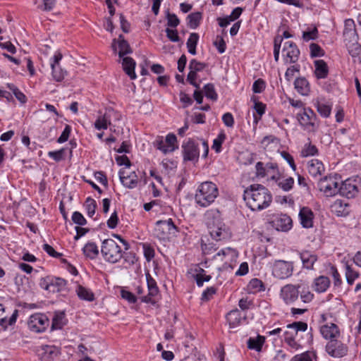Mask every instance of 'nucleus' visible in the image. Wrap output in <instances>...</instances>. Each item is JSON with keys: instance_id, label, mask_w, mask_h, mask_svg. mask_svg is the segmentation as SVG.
Returning <instances> with one entry per match:
<instances>
[{"instance_id": "nucleus-31", "label": "nucleus", "mask_w": 361, "mask_h": 361, "mask_svg": "<svg viewBox=\"0 0 361 361\" xmlns=\"http://www.w3.org/2000/svg\"><path fill=\"white\" fill-rule=\"evenodd\" d=\"M50 284V293H57L66 289L67 282L65 279L59 277L51 276Z\"/></svg>"}, {"instance_id": "nucleus-35", "label": "nucleus", "mask_w": 361, "mask_h": 361, "mask_svg": "<svg viewBox=\"0 0 361 361\" xmlns=\"http://www.w3.org/2000/svg\"><path fill=\"white\" fill-rule=\"evenodd\" d=\"M199 39V35L195 32H192L190 35L189 38L187 41V47L188 52L192 55L196 54V47Z\"/></svg>"}, {"instance_id": "nucleus-47", "label": "nucleus", "mask_w": 361, "mask_h": 361, "mask_svg": "<svg viewBox=\"0 0 361 361\" xmlns=\"http://www.w3.org/2000/svg\"><path fill=\"white\" fill-rule=\"evenodd\" d=\"M226 134L223 132L220 133L217 137L214 140L212 149L216 151V152H220L221 150V145L224 140H226Z\"/></svg>"}, {"instance_id": "nucleus-19", "label": "nucleus", "mask_w": 361, "mask_h": 361, "mask_svg": "<svg viewBox=\"0 0 361 361\" xmlns=\"http://www.w3.org/2000/svg\"><path fill=\"white\" fill-rule=\"evenodd\" d=\"M119 178L122 184L128 188H135L138 182V178L135 172L133 171L129 174L124 170L119 171Z\"/></svg>"}, {"instance_id": "nucleus-59", "label": "nucleus", "mask_w": 361, "mask_h": 361, "mask_svg": "<svg viewBox=\"0 0 361 361\" xmlns=\"http://www.w3.org/2000/svg\"><path fill=\"white\" fill-rule=\"evenodd\" d=\"M317 107V111L321 114V116H322L325 118H327L329 116V115L331 114V111L330 106L323 104V103H318Z\"/></svg>"}, {"instance_id": "nucleus-28", "label": "nucleus", "mask_w": 361, "mask_h": 361, "mask_svg": "<svg viewBox=\"0 0 361 361\" xmlns=\"http://www.w3.org/2000/svg\"><path fill=\"white\" fill-rule=\"evenodd\" d=\"M314 67V75L317 79H324L328 76V66L324 60L315 61Z\"/></svg>"}, {"instance_id": "nucleus-26", "label": "nucleus", "mask_w": 361, "mask_h": 361, "mask_svg": "<svg viewBox=\"0 0 361 361\" xmlns=\"http://www.w3.org/2000/svg\"><path fill=\"white\" fill-rule=\"evenodd\" d=\"M329 286V279L324 276H320L314 280L312 288L317 293H324L328 289Z\"/></svg>"}, {"instance_id": "nucleus-62", "label": "nucleus", "mask_w": 361, "mask_h": 361, "mask_svg": "<svg viewBox=\"0 0 361 361\" xmlns=\"http://www.w3.org/2000/svg\"><path fill=\"white\" fill-rule=\"evenodd\" d=\"M216 288L213 286L207 288L206 290L203 291L201 300L202 301L209 300L212 298V296L216 293Z\"/></svg>"}, {"instance_id": "nucleus-61", "label": "nucleus", "mask_w": 361, "mask_h": 361, "mask_svg": "<svg viewBox=\"0 0 361 361\" xmlns=\"http://www.w3.org/2000/svg\"><path fill=\"white\" fill-rule=\"evenodd\" d=\"M65 149L63 148L57 151H51L48 152V156L56 161H60L64 158Z\"/></svg>"}, {"instance_id": "nucleus-32", "label": "nucleus", "mask_w": 361, "mask_h": 361, "mask_svg": "<svg viewBox=\"0 0 361 361\" xmlns=\"http://www.w3.org/2000/svg\"><path fill=\"white\" fill-rule=\"evenodd\" d=\"M195 274H193V277L199 287L202 286L204 282H207L212 279V276L210 275H206L205 271L199 266L195 267Z\"/></svg>"}, {"instance_id": "nucleus-16", "label": "nucleus", "mask_w": 361, "mask_h": 361, "mask_svg": "<svg viewBox=\"0 0 361 361\" xmlns=\"http://www.w3.org/2000/svg\"><path fill=\"white\" fill-rule=\"evenodd\" d=\"M116 112L111 108L106 109L103 115L99 116L94 122V128L97 130H105L111 126V117L115 116Z\"/></svg>"}, {"instance_id": "nucleus-50", "label": "nucleus", "mask_w": 361, "mask_h": 361, "mask_svg": "<svg viewBox=\"0 0 361 361\" xmlns=\"http://www.w3.org/2000/svg\"><path fill=\"white\" fill-rule=\"evenodd\" d=\"M166 18L167 19V25L169 27H176L180 23V20L177 16L174 13H171L169 10L166 12Z\"/></svg>"}, {"instance_id": "nucleus-30", "label": "nucleus", "mask_w": 361, "mask_h": 361, "mask_svg": "<svg viewBox=\"0 0 361 361\" xmlns=\"http://www.w3.org/2000/svg\"><path fill=\"white\" fill-rule=\"evenodd\" d=\"M226 320L230 328H235L238 326L242 320L241 312L238 309L230 311L226 314Z\"/></svg>"}, {"instance_id": "nucleus-55", "label": "nucleus", "mask_w": 361, "mask_h": 361, "mask_svg": "<svg viewBox=\"0 0 361 361\" xmlns=\"http://www.w3.org/2000/svg\"><path fill=\"white\" fill-rule=\"evenodd\" d=\"M314 354L310 351H306L302 354L295 355L292 361H312Z\"/></svg>"}, {"instance_id": "nucleus-34", "label": "nucleus", "mask_w": 361, "mask_h": 361, "mask_svg": "<svg viewBox=\"0 0 361 361\" xmlns=\"http://www.w3.org/2000/svg\"><path fill=\"white\" fill-rule=\"evenodd\" d=\"M84 255L90 259H94L99 254L97 246L94 243H87L82 249Z\"/></svg>"}, {"instance_id": "nucleus-4", "label": "nucleus", "mask_w": 361, "mask_h": 361, "mask_svg": "<svg viewBox=\"0 0 361 361\" xmlns=\"http://www.w3.org/2000/svg\"><path fill=\"white\" fill-rule=\"evenodd\" d=\"M207 218L211 216L214 218L212 222L208 220L207 223L209 233L213 239L218 241L227 239L230 237L231 233L229 230L226 228V225L221 221L218 211L207 212Z\"/></svg>"}, {"instance_id": "nucleus-38", "label": "nucleus", "mask_w": 361, "mask_h": 361, "mask_svg": "<svg viewBox=\"0 0 361 361\" xmlns=\"http://www.w3.org/2000/svg\"><path fill=\"white\" fill-rule=\"evenodd\" d=\"M65 324V314L63 312L57 313L52 319L51 329H61Z\"/></svg>"}, {"instance_id": "nucleus-25", "label": "nucleus", "mask_w": 361, "mask_h": 361, "mask_svg": "<svg viewBox=\"0 0 361 361\" xmlns=\"http://www.w3.org/2000/svg\"><path fill=\"white\" fill-rule=\"evenodd\" d=\"M135 61L131 57L126 56L123 58L122 66L123 71L132 80L136 78L135 73Z\"/></svg>"}, {"instance_id": "nucleus-33", "label": "nucleus", "mask_w": 361, "mask_h": 361, "mask_svg": "<svg viewBox=\"0 0 361 361\" xmlns=\"http://www.w3.org/2000/svg\"><path fill=\"white\" fill-rule=\"evenodd\" d=\"M264 341L265 338L259 335H258L255 338H250L247 341V348L259 352L262 350Z\"/></svg>"}, {"instance_id": "nucleus-13", "label": "nucleus", "mask_w": 361, "mask_h": 361, "mask_svg": "<svg viewBox=\"0 0 361 361\" xmlns=\"http://www.w3.org/2000/svg\"><path fill=\"white\" fill-rule=\"evenodd\" d=\"M326 351L333 357H343L347 355L348 346L336 338L326 343Z\"/></svg>"}, {"instance_id": "nucleus-45", "label": "nucleus", "mask_w": 361, "mask_h": 361, "mask_svg": "<svg viewBox=\"0 0 361 361\" xmlns=\"http://www.w3.org/2000/svg\"><path fill=\"white\" fill-rule=\"evenodd\" d=\"M285 342L287 345L291 348L297 350L301 348V345L299 344L295 339V337L293 335H290L288 331L285 332Z\"/></svg>"}, {"instance_id": "nucleus-23", "label": "nucleus", "mask_w": 361, "mask_h": 361, "mask_svg": "<svg viewBox=\"0 0 361 361\" xmlns=\"http://www.w3.org/2000/svg\"><path fill=\"white\" fill-rule=\"evenodd\" d=\"M307 170L310 176L317 178L324 171V166L321 161L314 159L307 162Z\"/></svg>"}, {"instance_id": "nucleus-40", "label": "nucleus", "mask_w": 361, "mask_h": 361, "mask_svg": "<svg viewBox=\"0 0 361 361\" xmlns=\"http://www.w3.org/2000/svg\"><path fill=\"white\" fill-rule=\"evenodd\" d=\"M348 42L345 44L346 47L348 50L349 54L353 56H356L360 54L361 51V47L357 43V39L355 41L347 40Z\"/></svg>"}, {"instance_id": "nucleus-6", "label": "nucleus", "mask_w": 361, "mask_h": 361, "mask_svg": "<svg viewBox=\"0 0 361 361\" xmlns=\"http://www.w3.org/2000/svg\"><path fill=\"white\" fill-rule=\"evenodd\" d=\"M102 254L110 263H116L123 257L121 247L112 239H106L102 245Z\"/></svg>"}, {"instance_id": "nucleus-36", "label": "nucleus", "mask_w": 361, "mask_h": 361, "mask_svg": "<svg viewBox=\"0 0 361 361\" xmlns=\"http://www.w3.org/2000/svg\"><path fill=\"white\" fill-rule=\"evenodd\" d=\"M18 314V311L15 310L8 319L4 315L0 317V326L2 327L3 330H6L8 326H11L16 322Z\"/></svg>"}, {"instance_id": "nucleus-12", "label": "nucleus", "mask_w": 361, "mask_h": 361, "mask_svg": "<svg viewBox=\"0 0 361 361\" xmlns=\"http://www.w3.org/2000/svg\"><path fill=\"white\" fill-rule=\"evenodd\" d=\"M182 153L184 161H197L200 156L198 145L189 138L182 145Z\"/></svg>"}, {"instance_id": "nucleus-46", "label": "nucleus", "mask_w": 361, "mask_h": 361, "mask_svg": "<svg viewBox=\"0 0 361 361\" xmlns=\"http://www.w3.org/2000/svg\"><path fill=\"white\" fill-rule=\"evenodd\" d=\"M85 206L87 210V215L90 217H92L93 215L95 214V210L97 208L96 201L91 197H87L85 201Z\"/></svg>"}, {"instance_id": "nucleus-8", "label": "nucleus", "mask_w": 361, "mask_h": 361, "mask_svg": "<svg viewBox=\"0 0 361 361\" xmlns=\"http://www.w3.org/2000/svg\"><path fill=\"white\" fill-rule=\"evenodd\" d=\"M293 269V262L280 259L276 260L272 265V274L279 279H286L292 276Z\"/></svg>"}, {"instance_id": "nucleus-52", "label": "nucleus", "mask_w": 361, "mask_h": 361, "mask_svg": "<svg viewBox=\"0 0 361 361\" xmlns=\"http://www.w3.org/2000/svg\"><path fill=\"white\" fill-rule=\"evenodd\" d=\"M318 37V30L314 27L312 30L304 31L302 32V39L305 42L316 39Z\"/></svg>"}, {"instance_id": "nucleus-29", "label": "nucleus", "mask_w": 361, "mask_h": 361, "mask_svg": "<svg viewBox=\"0 0 361 361\" xmlns=\"http://www.w3.org/2000/svg\"><path fill=\"white\" fill-rule=\"evenodd\" d=\"M60 354L59 348L54 345H47L43 348L42 360L43 361H51L57 357Z\"/></svg>"}, {"instance_id": "nucleus-42", "label": "nucleus", "mask_w": 361, "mask_h": 361, "mask_svg": "<svg viewBox=\"0 0 361 361\" xmlns=\"http://www.w3.org/2000/svg\"><path fill=\"white\" fill-rule=\"evenodd\" d=\"M360 274L357 271H355L350 266L346 264L345 266V277L347 283L349 285H353L355 280L359 277Z\"/></svg>"}, {"instance_id": "nucleus-53", "label": "nucleus", "mask_w": 361, "mask_h": 361, "mask_svg": "<svg viewBox=\"0 0 361 361\" xmlns=\"http://www.w3.org/2000/svg\"><path fill=\"white\" fill-rule=\"evenodd\" d=\"M206 66V63L197 61L195 59H192L189 63V69L195 73L202 71Z\"/></svg>"}, {"instance_id": "nucleus-44", "label": "nucleus", "mask_w": 361, "mask_h": 361, "mask_svg": "<svg viewBox=\"0 0 361 361\" xmlns=\"http://www.w3.org/2000/svg\"><path fill=\"white\" fill-rule=\"evenodd\" d=\"M204 95L207 99L213 101L217 100L218 95L216 92L214 85L212 83H208L204 87Z\"/></svg>"}, {"instance_id": "nucleus-7", "label": "nucleus", "mask_w": 361, "mask_h": 361, "mask_svg": "<svg viewBox=\"0 0 361 361\" xmlns=\"http://www.w3.org/2000/svg\"><path fill=\"white\" fill-rule=\"evenodd\" d=\"M361 187V180L359 177L349 178L343 181L339 186L338 193L348 199L357 196Z\"/></svg>"}, {"instance_id": "nucleus-20", "label": "nucleus", "mask_w": 361, "mask_h": 361, "mask_svg": "<svg viewBox=\"0 0 361 361\" xmlns=\"http://www.w3.org/2000/svg\"><path fill=\"white\" fill-rule=\"evenodd\" d=\"M314 213L312 210L307 207H303L299 212V218L302 227L310 228L313 226Z\"/></svg>"}, {"instance_id": "nucleus-43", "label": "nucleus", "mask_w": 361, "mask_h": 361, "mask_svg": "<svg viewBox=\"0 0 361 361\" xmlns=\"http://www.w3.org/2000/svg\"><path fill=\"white\" fill-rule=\"evenodd\" d=\"M52 76L54 79L57 82H61L64 79L66 74V71L62 70L61 67L56 64H51Z\"/></svg>"}, {"instance_id": "nucleus-51", "label": "nucleus", "mask_w": 361, "mask_h": 361, "mask_svg": "<svg viewBox=\"0 0 361 361\" xmlns=\"http://www.w3.org/2000/svg\"><path fill=\"white\" fill-rule=\"evenodd\" d=\"M301 153L303 157L314 156L318 153V149L315 145L310 142L304 146Z\"/></svg>"}, {"instance_id": "nucleus-21", "label": "nucleus", "mask_w": 361, "mask_h": 361, "mask_svg": "<svg viewBox=\"0 0 361 361\" xmlns=\"http://www.w3.org/2000/svg\"><path fill=\"white\" fill-rule=\"evenodd\" d=\"M343 37L345 42L347 40L355 41L357 39L355 24L353 19H347L345 20Z\"/></svg>"}, {"instance_id": "nucleus-1", "label": "nucleus", "mask_w": 361, "mask_h": 361, "mask_svg": "<svg viewBox=\"0 0 361 361\" xmlns=\"http://www.w3.org/2000/svg\"><path fill=\"white\" fill-rule=\"evenodd\" d=\"M243 199L252 211H261L270 205L272 195L264 185L252 184L245 190Z\"/></svg>"}, {"instance_id": "nucleus-58", "label": "nucleus", "mask_w": 361, "mask_h": 361, "mask_svg": "<svg viewBox=\"0 0 361 361\" xmlns=\"http://www.w3.org/2000/svg\"><path fill=\"white\" fill-rule=\"evenodd\" d=\"M249 287L255 291L264 290L265 289L263 282L258 279H252L249 283Z\"/></svg>"}, {"instance_id": "nucleus-2", "label": "nucleus", "mask_w": 361, "mask_h": 361, "mask_svg": "<svg viewBox=\"0 0 361 361\" xmlns=\"http://www.w3.org/2000/svg\"><path fill=\"white\" fill-rule=\"evenodd\" d=\"M280 297L286 305L294 303L299 298L303 303H309L314 299V294L306 283H288L281 288Z\"/></svg>"}, {"instance_id": "nucleus-10", "label": "nucleus", "mask_w": 361, "mask_h": 361, "mask_svg": "<svg viewBox=\"0 0 361 361\" xmlns=\"http://www.w3.org/2000/svg\"><path fill=\"white\" fill-rule=\"evenodd\" d=\"M177 231V227L175 226L173 220H160L157 221L154 229V235L160 240L165 239L169 234L174 233Z\"/></svg>"}, {"instance_id": "nucleus-56", "label": "nucleus", "mask_w": 361, "mask_h": 361, "mask_svg": "<svg viewBox=\"0 0 361 361\" xmlns=\"http://www.w3.org/2000/svg\"><path fill=\"white\" fill-rule=\"evenodd\" d=\"M293 184L294 179L292 177H289L278 183V185L284 191H289L293 188Z\"/></svg>"}, {"instance_id": "nucleus-64", "label": "nucleus", "mask_w": 361, "mask_h": 361, "mask_svg": "<svg viewBox=\"0 0 361 361\" xmlns=\"http://www.w3.org/2000/svg\"><path fill=\"white\" fill-rule=\"evenodd\" d=\"M165 31L166 33V37L171 42H179L180 37L178 36L177 30H173V29H170V28L167 27Z\"/></svg>"}, {"instance_id": "nucleus-18", "label": "nucleus", "mask_w": 361, "mask_h": 361, "mask_svg": "<svg viewBox=\"0 0 361 361\" xmlns=\"http://www.w3.org/2000/svg\"><path fill=\"white\" fill-rule=\"evenodd\" d=\"M320 333L325 339L332 341L340 336L338 326L334 323L326 324L320 327Z\"/></svg>"}, {"instance_id": "nucleus-15", "label": "nucleus", "mask_w": 361, "mask_h": 361, "mask_svg": "<svg viewBox=\"0 0 361 361\" xmlns=\"http://www.w3.org/2000/svg\"><path fill=\"white\" fill-rule=\"evenodd\" d=\"M282 51L286 63H295L298 61L300 50L294 42H285Z\"/></svg>"}, {"instance_id": "nucleus-22", "label": "nucleus", "mask_w": 361, "mask_h": 361, "mask_svg": "<svg viewBox=\"0 0 361 361\" xmlns=\"http://www.w3.org/2000/svg\"><path fill=\"white\" fill-rule=\"evenodd\" d=\"M273 224L277 231H288L292 227V219L286 214H281L273 221Z\"/></svg>"}, {"instance_id": "nucleus-14", "label": "nucleus", "mask_w": 361, "mask_h": 361, "mask_svg": "<svg viewBox=\"0 0 361 361\" xmlns=\"http://www.w3.org/2000/svg\"><path fill=\"white\" fill-rule=\"evenodd\" d=\"M146 279L148 288V294L140 297V300L142 302L154 305L156 303V300L154 298L158 295L159 288L157 285L156 281L152 277L149 272L146 274Z\"/></svg>"}, {"instance_id": "nucleus-57", "label": "nucleus", "mask_w": 361, "mask_h": 361, "mask_svg": "<svg viewBox=\"0 0 361 361\" xmlns=\"http://www.w3.org/2000/svg\"><path fill=\"white\" fill-rule=\"evenodd\" d=\"M71 219L74 224L79 226H85L87 224V220L79 212H74L72 214Z\"/></svg>"}, {"instance_id": "nucleus-27", "label": "nucleus", "mask_w": 361, "mask_h": 361, "mask_svg": "<svg viewBox=\"0 0 361 361\" xmlns=\"http://www.w3.org/2000/svg\"><path fill=\"white\" fill-rule=\"evenodd\" d=\"M294 86L297 92L302 95L307 96L310 92V83L304 77L296 78Z\"/></svg>"}, {"instance_id": "nucleus-3", "label": "nucleus", "mask_w": 361, "mask_h": 361, "mask_svg": "<svg viewBox=\"0 0 361 361\" xmlns=\"http://www.w3.org/2000/svg\"><path fill=\"white\" fill-rule=\"evenodd\" d=\"M218 195L217 185L212 181H205L198 186L195 195V200L199 206L207 207L214 202Z\"/></svg>"}, {"instance_id": "nucleus-24", "label": "nucleus", "mask_w": 361, "mask_h": 361, "mask_svg": "<svg viewBox=\"0 0 361 361\" xmlns=\"http://www.w3.org/2000/svg\"><path fill=\"white\" fill-rule=\"evenodd\" d=\"M303 268L312 269L317 260V256L310 251H303L300 254Z\"/></svg>"}, {"instance_id": "nucleus-60", "label": "nucleus", "mask_w": 361, "mask_h": 361, "mask_svg": "<svg viewBox=\"0 0 361 361\" xmlns=\"http://www.w3.org/2000/svg\"><path fill=\"white\" fill-rule=\"evenodd\" d=\"M265 87V82L264 80L259 78L254 82L252 85V91L255 93H261L264 90Z\"/></svg>"}, {"instance_id": "nucleus-5", "label": "nucleus", "mask_w": 361, "mask_h": 361, "mask_svg": "<svg viewBox=\"0 0 361 361\" xmlns=\"http://www.w3.org/2000/svg\"><path fill=\"white\" fill-rule=\"evenodd\" d=\"M297 118L304 130L315 133L319 128V121L316 114L310 108H303L297 114Z\"/></svg>"}, {"instance_id": "nucleus-39", "label": "nucleus", "mask_w": 361, "mask_h": 361, "mask_svg": "<svg viewBox=\"0 0 361 361\" xmlns=\"http://www.w3.org/2000/svg\"><path fill=\"white\" fill-rule=\"evenodd\" d=\"M154 145L158 149L161 150L164 154L172 152L176 149V147L167 146L166 140H164L162 137H158L155 140Z\"/></svg>"}, {"instance_id": "nucleus-37", "label": "nucleus", "mask_w": 361, "mask_h": 361, "mask_svg": "<svg viewBox=\"0 0 361 361\" xmlns=\"http://www.w3.org/2000/svg\"><path fill=\"white\" fill-rule=\"evenodd\" d=\"M78 296L82 299L87 301L94 300V294L89 289L85 288V287L78 285V288L76 290Z\"/></svg>"}, {"instance_id": "nucleus-17", "label": "nucleus", "mask_w": 361, "mask_h": 361, "mask_svg": "<svg viewBox=\"0 0 361 361\" xmlns=\"http://www.w3.org/2000/svg\"><path fill=\"white\" fill-rule=\"evenodd\" d=\"M116 44H118V47L119 49L118 56L120 58H123L125 55L130 54L133 52L132 49L130 47L128 42L124 39V37L122 35L118 36V39H114L111 44V47L113 50L116 51Z\"/></svg>"}, {"instance_id": "nucleus-11", "label": "nucleus", "mask_w": 361, "mask_h": 361, "mask_svg": "<svg viewBox=\"0 0 361 361\" xmlns=\"http://www.w3.org/2000/svg\"><path fill=\"white\" fill-rule=\"evenodd\" d=\"M49 321L47 317L41 313L31 315L27 322V326L32 331L39 333L45 331L49 326Z\"/></svg>"}, {"instance_id": "nucleus-9", "label": "nucleus", "mask_w": 361, "mask_h": 361, "mask_svg": "<svg viewBox=\"0 0 361 361\" xmlns=\"http://www.w3.org/2000/svg\"><path fill=\"white\" fill-rule=\"evenodd\" d=\"M318 188L326 197H331L339 192V182L336 177L325 176L318 183Z\"/></svg>"}, {"instance_id": "nucleus-54", "label": "nucleus", "mask_w": 361, "mask_h": 361, "mask_svg": "<svg viewBox=\"0 0 361 361\" xmlns=\"http://www.w3.org/2000/svg\"><path fill=\"white\" fill-rule=\"evenodd\" d=\"M310 55L312 58L322 56L324 55V51L319 45L315 43H312L310 45Z\"/></svg>"}, {"instance_id": "nucleus-63", "label": "nucleus", "mask_w": 361, "mask_h": 361, "mask_svg": "<svg viewBox=\"0 0 361 361\" xmlns=\"http://www.w3.org/2000/svg\"><path fill=\"white\" fill-rule=\"evenodd\" d=\"M214 45L216 47L220 54H223L226 51V45L222 37L217 36L216 40L214 42Z\"/></svg>"}, {"instance_id": "nucleus-41", "label": "nucleus", "mask_w": 361, "mask_h": 361, "mask_svg": "<svg viewBox=\"0 0 361 361\" xmlns=\"http://www.w3.org/2000/svg\"><path fill=\"white\" fill-rule=\"evenodd\" d=\"M188 20V25L190 28L195 29L198 27L200 21L202 18L201 13L195 12L189 14L187 17Z\"/></svg>"}, {"instance_id": "nucleus-48", "label": "nucleus", "mask_w": 361, "mask_h": 361, "mask_svg": "<svg viewBox=\"0 0 361 361\" xmlns=\"http://www.w3.org/2000/svg\"><path fill=\"white\" fill-rule=\"evenodd\" d=\"M307 324L304 322H294L291 324L287 325L288 329H294L295 331V334H298V331H305L307 329Z\"/></svg>"}, {"instance_id": "nucleus-49", "label": "nucleus", "mask_w": 361, "mask_h": 361, "mask_svg": "<svg viewBox=\"0 0 361 361\" xmlns=\"http://www.w3.org/2000/svg\"><path fill=\"white\" fill-rule=\"evenodd\" d=\"M254 109L259 115V117H257L254 114V122L257 125L262 116L265 113L266 105L262 102H257L255 103Z\"/></svg>"}]
</instances>
